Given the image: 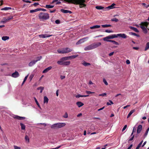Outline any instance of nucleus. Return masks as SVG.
<instances>
[{
	"mask_svg": "<svg viewBox=\"0 0 149 149\" xmlns=\"http://www.w3.org/2000/svg\"><path fill=\"white\" fill-rule=\"evenodd\" d=\"M149 130V127L147 129V130H146L145 133L144 135L145 136H146L147 135Z\"/></svg>",
	"mask_w": 149,
	"mask_h": 149,
	"instance_id": "nucleus-48",
	"label": "nucleus"
},
{
	"mask_svg": "<svg viewBox=\"0 0 149 149\" xmlns=\"http://www.w3.org/2000/svg\"><path fill=\"white\" fill-rule=\"evenodd\" d=\"M25 140L26 141H27L28 142H29V136L27 135H26L25 137Z\"/></svg>",
	"mask_w": 149,
	"mask_h": 149,
	"instance_id": "nucleus-45",
	"label": "nucleus"
},
{
	"mask_svg": "<svg viewBox=\"0 0 149 149\" xmlns=\"http://www.w3.org/2000/svg\"><path fill=\"white\" fill-rule=\"evenodd\" d=\"M149 49V42H147L146 45V47L145 48L144 50L145 51H146Z\"/></svg>",
	"mask_w": 149,
	"mask_h": 149,
	"instance_id": "nucleus-31",
	"label": "nucleus"
},
{
	"mask_svg": "<svg viewBox=\"0 0 149 149\" xmlns=\"http://www.w3.org/2000/svg\"><path fill=\"white\" fill-rule=\"evenodd\" d=\"M33 77V74H31L29 77V78L31 80Z\"/></svg>",
	"mask_w": 149,
	"mask_h": 149,
	"instance_id": "nucleus-61",
	"label": "nucleus"
},
{
	"mask_svg": "<svg viewBox=\"0 0 149 149\" xmlns=\"http://www.w3.org/2000/svg\"><path fill=\"white\" fill-rule=\"evenodd\" d=\"M89 96V95H81L80 94H78L76 96V98H79L80 97H88Z\"/></svg>",
	"mask_w": 149,
	"mask_h": 149,
	"instance_id": "nucleus-22",
	"label": "nucleus"
},
{
	"mask_svg": "<svg viewBox=\"0 0 149 149\" xmlns=\"http://www.w3.org/2000/svg\"><path fill=\"white\" fill-rule=\"evenodd\" d=\"M63 61L62 59V58H61L59 61H57V63L58 65H63Z\"/></svg>",
	"mask_w": 149,
	"mask_h": 149,
	"instance_id": "nucleus-19",
	"label": "nucleus"
},
{
	"mask_svg": "<svg viewBox=\"0 0 149 149\" xmlns=\"http://www.w3.org/2000/svg\"><path fill=\"white\" fill-rule=\"evenodd\" d=\"M14 149H21V148L15 145L13 146Z\"/></svg>",
	"mask_w": 149,
	"mask_h": 149,
	"instance_id": "nucleus-49",
	"label": "nucleus"
},
{
	"mask_svg": "<svg viewBox=\"0 0 149 149\" xmlns=\"http://www.w3.org/2000/svg\"><path fill=\"white\" fill-rule=\"evenodd\" d=\"M111 26L110 24H105L102 25V26L103 28L107 27H111Z\"/></svg>",
	"mask_w": 149,
	"mask_h": 149,
	"instance_id": "nucleus-37",
	"label": "nucleus"
},
{
	"mask_svg": "<svg viewBox=\"0 0 149 149\" xmlns=\"http://www.w3.org/2000/svg\"><path fill=\"white\" fill-rule=\"evenodd\" d=\"M54 7V6L47 5H46V8H51Z\"/></svg>",
	"mask_w": 149,
	"mask_h": 149,
	"instance_id": "nucleus-39",
	"label": "nucleus"
},
{
	"mask_svg": "<svg viewBox=\"0 0 149 149\" xmlns=\"http://www.w3.org/2000/svg\"><path fill=\"white\" fill-rule=\"evenodd\" d=\"M52 35H48L47 34H41L39 35L40 38H45L47 37H49L52 36Z\"/></svg>",
	"mask_w": 149,
	"mask_h": 149,
	"instance_id": "nucleus-8",
	"label": "nucleus"
},
{
	"mask_svg": "<svg viewBox=\"0 0 149 149\" xmlns=\"http://www.w3.org/2000/svg\"><path fill=\"white\" fill-rule=\"evenodd\" d=\"M65 2L69 3H72L74 4L75 0H64Z\"/></svg>",
	"mask_w": 149,
	"mask_h": 149,
	"instance_id": "nucleus-26",
	"label": "nucleus"
},
{
	"mask_svg": "<svg viewBox=\"0 0 149 149\" xmlns=\"http://www.w3.org/2000/svg\"><path fill=\"white\" fill-rule=\"evenodd\" d=\"M131 29L133 30V31H135V32H139V31L138 30V29L136 28L133 27H131Z\"/></svg>",
	"mask_w": 149,
	"mask_h": 149,
	"instance_id": "nucleus-30",
	"label": "nucleus"
},
{
	"mask_svg": "<svg viewBox=\"0 0 149 149\" xmlns=\"http://www.w3.org/2000/svg\"><path fill=\"white\" fill-rule=\"evenodd\" d=\"M117 34H112L111 35H109L108 36L105 38H106V39H112L114 38H116L117 37Z\"/></svg>",
	"mask_w": 149,
	"mask_h": 149,
	"instance_id": "nucleus-7",
	"label": "nucleus"
},
{
	"mask_svg": "<svg viewBox=\"0 0 149 149\" xmlns=\"http://www.w3.org/2000/svg\"><path fill=\"white\" fill-rule=\"evenodd\" d=\"M43 89L44 87L42 86L39 87L37 88L38 90H40V93H42V90Z\"/></svg>",
	"mask_w": 149,
	"mask_h": 149,
	"instance_id": "nucleus-40",
	"label": "nucleus"
},
{
	"mask_svg": "<svg viewBox=\"0 0 149 149\" xmlns=\"http://www.w3.org/2000/svg\"><path fill=\"white\" fill-rule=\"evenodd\" d=\"M61 11L63 13H69L71 14L72 13V12L68 10H64L63 9H61Z\"/></svg>",
	"mask_w": 149,
	"mask_h": 149,
	"instance_id": "nucleus-14",
	"label": "nucleus"
},
{
	"mask_svg": "<svg viewBox=\"0 0 149 149\" xmlns=\"http://www.w3.org/2000/svg\"><path fill=\"white\" fill-rule=\"evenodd\" d=\"M65 125L66 124L65 123H56L52 125L51 126V128L54 129L59 128L65 126Z\"/></svg>",
	"mask_w": 149,
	"mask_h": 149,
	"instance_id": "nucleus-4",
	"label": "nucleus"
},
{
	"mask_svg": "<svg viewBox=\"0 0 149 149\" xmlns=\"http://www.w3.org/2000/svg\"><path fill=\"white\" fill-rule=\"evenodd\" d=\"M9 39V37L7 36H3L2 37V40L5 41Z\"/></svg>",
	"mask_w": 149,
	"mask_h": 149,
	"instance_id": "nucleus-32",
	"label": "nucleus"
},
{
	"mask_svg": "<svg viewBox=\"0 0 149 149\" xmlns=\"http://www.w3.org/2000/svg\"><path fill=\"white\" fill-rule=\"evenodd\" d=\"M130 35H133V36H136L137 37H139V36L138 35V34H137L136 33H133V32H130Z\"/></svg>",
	"mask_w": 149,
	"mask_h": 149,
	"instance_id": "nucleus-35",
	"label": "nucleus"
},
{
	"mask_svg": "<svg viewBox=\"0 0 149 149\" xmlns=\"http://www.w3.org/2000/svg\"><path fill=\"white\" fill-rule=\"evenodd\" d=\"M61 58L62 59L63 61L69 60L68 56L63 57Z\"/></svg>",
	"mask_w": 149,
	"mask_h": 149,
	"instance_id": "nucleus-42",
	"label": "nucleus"
},
{
	"mask_svg": "<svg viewBox=\"0 0 149 149\" xmlns=\"http://www.w3.org/2000/svg\"><path fill=\"white\" fill-rule=\"evenodd\" d=\"M86 92L88 95L90 94H91V93H94V92H91V91H86Z\"/></svg>",
	"mask_w": 149,
	"mask_h": 149,
	"instance_id": "nucleus-51",
	"label": "nucleus"
},
{
	"mask_svg": "<svg viewBox=\"0 0 149 149\" xmlns=\"http://www.w3.org/2000/svg\"><path fill=\"white\" fill-rule=\"evenodd\" d=\"M36 62L35 60H33L32 61H31L29 63V66H32L34 64H35Z\"/></svg>",
	"mask_w": 149,
	"mask_h": 149,
	"instance_id": "nucleus-18",
	"label": "nucleus"
},
{
	"mask_svg": "<svg viewBox=\"0 0 149 149\" xmlns=\"http://www.w3.org/2000/svg\"><path fill=\"white\" fill-rule=\"evenodd\" d=\"M145 26L149 30V23L147 22H142L140 25V27L144 33H147V30Z\"/></svg>",
	"mask_w": 149,
	"mask_h": 149,
	"instance_id": "nucleus-3",
	"label": "nucleus"
},
{
	"mask_svg": "<svg viewBox=\"0 0 149 149\" xmlns=\"http://www.w3.org/2000/svg\"><path fill=\"white\" fill-rule=\"evenodd\" d=\"M142 126L141 125H139L137 127V133L138 134L140 133L142 129Z\"/></svg>",
	"mask_w": 149,
	"mask_h": 149,
	"instance_id": "nucleus-11",
	"label": "nucleus"
},
{
	"mask_svg": "<svg viewBox=\"0 0 149 149\" xmlns=\"http://www.w3.org/2000/svg\"><path fill=\"white\" fill-rule=\"evenodd\" d=\"M70 63V61H64L63 63V65H69Z\"/></svg>",
	"mask_w": 149,
	"mask_h": 149,
	"instance_id": "nucleus-27",
	"label": "nucleus"
},
{
	"mask_svg": "<svg viewBox=\"0 0 149 149\" xmlns=\"http://www.w3.org/2000/svg\"><path fill=\"white\" fill-rule=\"evenodd\" d=\"M135 131H136V129H135V127H134L133 128V130L132 131V134H131V136H132L134 132H135Z\"/></svg>",
	"mask_w": 149,
	"mask_h": 149,
	"instance_id": "nucleus-52",
	"label": "nucleus"
},
{
	"mask_svg": "<svg viewBox=\"0 0 149 149\" xmlns=\"http://www.w3.org/2000/svg\"><path fill=\"white\" fill-rule=\"evenodd\" d=\"M60 21L58 20H56L55 21V23L57 24H59L60 23Z\"/></svg>",
	"mask_w": 149,
	"mask_h": 149,
	"instance_id": "nucleus-58",
	"label": "nucleus"
},
{
	"mask_svg": "<svg viewBox=\"0 0 149 149\" xmlns=\"http://www.w3.org/2000/svg\"><path fill=\"white\" fill-rule=\"evenodd\" d=\"M117 37H120L123 38H127V35L124 33H119L117 34Z\"/></svg>",
	"mask_w": 149,
	"mask_h": 149,
	"instance_id": "nucleus-10",
	"label": "nucleus"
},
{
	"mask_svg": "<svg viewBox=\"0 0 149 149\" xmlns=\"http://www.w3.org/2000/svg\"><path fill=\"white\" fill-rule=\"evenodd\" d=\"M112 43L113 44L116 45H119V43L118 42L114 40L113 41Z\"/></svg>",
	"mask_w": 149,
	"mask_h": 149,
	"instance_id": "nucleus-50",
	"label": "nucleus"
},
{
	"mask_svg": "<svg viewBox=\"0 0 149 149\" xmlns=\"http://www.w3.org/2000/svg\"><path fill=\"white\" fill-rule=\"evenodd\" d=\"M52 66H50L49 67H48L47 68L45 69L42 72L43 73H46L47 72H48L49 70H50L52 68Z\"/></svg>",
	"mask_w": 149,
	"mask_h": 149,
	"instance_id": "nucleus-15",
	"label": "nucleus"
},
{
	"mask_svg": "<svg viewBox=\"0 0 149 149\" xmlns=\"http://www.w3.org/2000/svg\"><path fill=\"white\" fill-rule=\"evenodd\" d=\"M38 17L40 20H46L49 18V16L48 13L41 12L39 14Z\"/></svg>",
	"mask_w": 149,
	"mask_h": 149,
	"instance_id": "nucleus-2",
	"label": "nucleus"
},
{
	"mask_svg": "<svg viewBox=\"0 0 149 149\" xmlns=\"http://www.w3.org/2000/svg\"><path fill=\"white\" fill-rule=\"evenodd\" d=\"M48 101L49 99L46 96H45L44 97V103L47 104L48 103Z\"/></svg>",
	"mask_w": 149,
	"mask_h": 149,
	"instance_id": "nucleus-24",
	"label": "nucleus"
},
{
	"mask_svg": "<svg viewBox=\"0 0 149 149\" xmlns=\"http://www.w3.org/2000/svg\"><path fill=\"white\" fill-rule=\"evenodd\" d=\"M85 2H83L82 1L80 0H75L74 4L76 5H79V8H81L83 7H85L86 5L84 3Z\"/></svg>",
	"mask_w": 149,
	"mask_h": 149,
	"instance_id": "nucleus-5",
	"label": "nucleus"
},
{
	"mask_svg": "<svg viewBox=\"0 0 149 149\" xmlns=\"http://www.w3.org/2000/svg\"><path fill=\"white\" fill-rule=\"evenodd\" d=\"M76 104L78 107H80L83 106L84 104L81 102H78L76 103Z\"/></svg>",
	"mask_w": 149,
	"mask_h": 149,
	"instance_id": "nucleus-23",
	"label": "nucleus"
},
{
	"mask_svg": "<svg viewBox=\"0 0 149 149\" xmlns=\"http://www.w3.org/2000/svg\"><path fill=\"white\" fill-rule=\"evenodd\" d=\"M61 146H60L58 147H56L55 148H51L50 149H58L59 148L61 147Z\"/></svg>",
	"mask_w": 149,
	"mask_h": 149,
	"instance_id": "nucleus-59",
	"label": "nucleus"
},
{
	"mask_svg": "<svg viewBox=\"0 0 149 149\" xmlns=\"http://www.w3.org/2000/svg\"><path fill=\"white\" fill-rule=\"evenodd\" d=\"M116 4L115 3H113L111 5L109 6L108 7L106 8H105L107 10L112 9L114 8V6Z\"/></svg>",
	"mask_w": 149,
	"mask_h": 149,
	"instance_id": "nucleus-13",
	"label": "nucleus"
},
{
	"mask_svg": "<svg viewBox=\"0 0 149 149\" xmlns=\"http://www.w3.org/2000/svg\"><path fill=\"white\" fill-rule=\"evenodd\" d=\"M84 66H88V65H91V64L89 63H87L85 61H84L81 63Z\"/></svg>",
	"mask_w": 149,
	"mask_h": 149,
	"instance_id": "nucleus-25",
	"label": "nucleus"
},
{
	"mask_svg": "<svg viewBox=\"0 0 149 149\" xmlns=\"http://www.w3.org/2000/svg\"><path fill=\"white\" fill-rule=\"evenodd\" d=\"M42 58V57L41 56H40L36 58V59L35 60L36 62H37L38 61H40Z\"/></svg>",
	"mask_w": 149,
	"mask_h": 149,
	"instance_id": "nucleus-43",
	"label": "nucleus"
},
{
	"mask_svg": "<svg viewBox=\"0 0 149 149\" xmlns=\"http://www.w3.org/2000/svg\"><path fill=\"white\" fill-rule=\"evenodd\" d=\"M63 117L67 118L68 117V114L66 112L65 113V115L63 116Z\"/></svg>",
	"mask_w": 149,
	"mask_h": 149,
	"instance_id": "nucleus-54",
	"label": "nucleus"
},
{
	"mask_svg": "<svg viewBox=\"0 0 149 149\" xmlns=\"http://www.w3.org/2000/svg\"><path fill=\"white\" fill-rule=\"evenodd\" d=\"M130 106V105H127L125 106H124L123 108L124 109H125L126 108H127V107H129Z\"/></svg>",
	"mask_w": 149,
	"mask_h": 149,
	"instance_id": "nucleus-60",
	"label": "nucleus"
},
{
	"mask_svg": "<svg viewBox=\"0 0 149 149\" xmlns=\"http://www.w3.org/2000/svg\"><path fill=\"white\" fill-rule=\"evenodd\" d=\"M105 32L107 33H112L113 32L112 30H105Z\"/></svg>",
	"mask_w": 149,
	"mask_h": 149,
	"instance_id": "nucleus-53",
	"label": "nucleus"
},
{
	"mask_svg": "<svg viewBox=\"0 0 149 149\" xmlns=\"http://www.w3.org/2000/svg\"><path fill=\"white\" fill-rule=\"evenodd\" d=\"M126 63L127 64H129L130 63V61L128 60H127L126 61Z\"/></svg>",
	"mask_w": 149,
	"mask_h": 149,
	"instance_id": "nucleus-63",
	"label": "nucleus"
},
{
	"mask_svg": "<svg viewBox=\"0 0 149 149\" xmlns=\"http://www.w3.org/2000/svg\"><path fill=\"white\" fill-rule=\"evenodd\" d=\"M107 95V94L105 93H103L102 94H100L99 95V96H104L105 95Z\"/></svg>",
	"mask_w": 149,
	"mask_h": 149,
	"instance_id": "nucleus-55",
	"label": "nucleus"
},
{
	"mask_svg": "<svg viewBox=\"0 0 149 149\" xmlns=\"http://www.w3.org/2000/svg\"><path fill=\"white\" fill-rule=\"evenodd\" d=\"M106 39V38H103V40L104 41L111 42H112L113 40H110L109 39Z\"/></svg>",
	"mask_w": 149,
	"mask_h": 149,
	"instance_id": "nucleus-34",
	"label": "nucleus"
},
{
	"mask_svg": "<svg viewBox=\"0 0 149 149\" xmlns=\"http://www.w3.org/2000/svg\"><path fill=\"white\" fill-rule=\"evenodd\" d=\"M111 21H112L117 22L118 21V19L116 18H113L111 19Z\"/></svg>",
	"mask_w": 149,
	"mask_h": 149,
	"instance_id": "nucleus-46",
	"label": "nucleus"
},
{
	"mask_svg": "<svg viewBox=\"0 0 149 149\" xmlns=\"http://www.w3.org/2000/svg\"><path fill=\"white\" fill-rule=\"evenodd\" d=\"M13 17L12 16H10L9 17H8L6 19V20L7 22H8V21H9V20L13 19Z\"/></svg>",
	"mask_w": 149,
	"mask_h": 149,
	"instance_id": "nucleus-44",
	"label": "nucleus"
},
{
	"mask_svg": "<svg viewBox=\"0 0 149 149\" xmlns=\"http://www.w3.org/2000/svg\"><path fill=\"white\" fill-rule=\"evenodd\" d=\"M101 45L100 42H95L91 44L93 49L97 48Z\"/></svg>",
	"mask_w": 149,
	"mask_h": 149,
	"instance_id": "nucleus-6",
	"label": "nucleus"
},
{
	"mask_svg": "<svg viewBox=\"0 0 149 149\" xmlns=\"http://www.w3.org/2000/svg\"><path fill=\"white\" fill-rule=\"evenodd\" d=\"M34 100L37 104V105H38V107L39 108L41 109V108L38 102L37 101L36 98L35 97H34Z\"/></svg>",
	"mask_w": 149,
	"mask_h": 149,
	"instance_id": "nucleus-28",
	"label": "nucleus"
},
{
	"mask_svg": "<svg viewBox=\"0 0 149 149\" xmlns=\"http://www.w3.org/2000/svg\"><path fill=\"white\" fill-rule=\"evenodd\" d=\"M143 141H142L136 147V149H139V148L141 147Z\"/></svg>",
	"mask_w": 149,
	"mask_h": 149,
	"instance_id": "nucleus-33",
	"label": "nucleus"
},
{
	"mask_svg": "<svg viewBox=\"0 0 149 149\" xmlns=\"http://www.w3.org/2000/svg\"><path fill=\"white\" fill-rule=\"evenodd\" d=\"M127 127V125H125L122 129V131H124L125 130V129H126Z\"/></svg>",
	"mask_w": 149,
	"mask_h": 149,
	"instance_id": "nucleus-56",
	"label": "nucleus"
},
{
	"mask_svg": "<svg viewBox=\"0 0 149 149\" xmlns=\"http://www.w3.org/2000/svg\"><path fill=\"white\" fill-rule=\"evenodd\" d=\"M114 52H111L109 54V55L110 56L113 55L114 54Z\"/></svg>",
	"mask_w": 149,
	"mask_h": 149,
	"instance_id": "nucleus-64",
	"label": "nucleus"
},
{
	"mask_svg": "<svg viewBox=\"0 0 149 149\" xmlns=\"http://www.w3.org/2000/svg\"><path fill=\"white\" fill-rule=\"evenodd\" d=\"M28 75H27V76H26L24 78V81H26V80L27 78H28Z\"/></svg>",
	"mask_w": 149,
	"mask_h": 149,
	"instance_id": "nucleus-62",
	"label": "nucleus"
},
{
	"mask_svg": "<svg viewBox=\"0 0 149 149\" xmlns=\"http://www.w3.org/2000/svg\"><path fill=\"white\" fill-rule=\"evenodd\" d=\"M134 135H133L129 139V141H131L133 140L134 139Z\"/></svg>",
	"mask_w": 149,
	"mask_h": 149,
	"instance_id": "nucleus-57",
	"label": "nucleus"
},
{
	"mask_svg": "<svg viewBox=\"0 0 149 149\" xmlns=\"http://www.w3.org/2000/svg\"><path fill=\"white\" fill-rule=\"evenodd\" d=\"M88 37H86V38H84L82 39H81L76 43V44L79 45V44L81 43L82 42H84V41L83 40H84L86 39H88Z\"/></svg>",
	"mask_w": 149,
	"mask_h": 149,
	"instance_id": "nucleus-16",
	"label": "nucleus"
},
{
	"mask_svg": "<svg viewBox=\"0 0 149 149\" xmlns=\"http://www.w3.org/2000/svg\"><path fill=\"white\" fill-rule=\"evenodd\" d=\"M73 50L72 49L68 47L58 49L57 50L58 52L60 54H66L71 52Z\"/></svg>",
	"mask_w": 149,
	"mask_h": 149,
	"instance_id": "nucleus-1",
	"label": "nucleus"
},
{
	"mask_svg": "<svg viewBox=\"0 0 149 149\" xmlns=\"http://www.w3.org/2000/svg\"><path fill=\"white\" fill-rule=\"evenodd\" d=\"M19 76V75L18 72L17 71H15L12 74V76L14 78H17Z\"/></svg>",
	"mask_w": 149,
	"mask_h": 149,
	"instance_id": "nucleus-9",
	"label": "nucleus"
},
{
	"mask_svg": "<svg viewBox=\"0 0 149 149\" xmlns=\"http://www.w3.org/2000/svg\"><path fill=\"white\" fill-rule=\"evenodd\" d=\"M78 55H72L69 56L68 57L69 59H72L75 58L77 57Z\"/></svg>",
	"mask_w": 149,
	"mask_h": 149,
	"instance_id": "nucleus-21",
	"label": "nucleus"
},
{
	"mask_svg": "<svg viewBox=\"0 0 149 149\" xmlns=\"http://www.w3.org/2000/svg\"><path fill=\"white\" fill-rule=\"evenodd\" d=\"M13 118L19 120H24L25 118V117H21L18 116H16L13 117Z\"/></svg>",
	"mask_w": 149,
	"mask_h": 149,
	"instance_id": "nucleus-12",
	"label": "nucleus"
},
{
	"mask_svg": "<svg viewBox=\"0 0 149 149\" xmlns=\"http://www.w3.org/2000/svg\"><path fill=\"white\" fill-rule=\"evenodd\" d=\"M93 49L91 45L85 47L84 50L86 51L89 50Z\"/></svg>",
	"mask_w": 149,
	"mask_h": 149,
	"instance_id": "nucleus-17",
	"label": "nucleus"
},
{
	"mask_svg": "<svg viewBox=\"0 0 149 149\" xmlns=\"http://www.w3.org/2000/svg\"><path fill=\"white\" fill-rule=\"evenodd\" d=\"M20 125L21 126L22 130H24L25 129V127L24 125L22 123H20Z\"/></svg>",
	"mask_w": 149,
	"mask_h": 149,
	"instance_id": "nucleus-36",
	"label": "nucleus"
},
{
	"mask_svg": "<svg viewBox=\"0 0 149 149\" xmlns=\"http://www.w3.org/2000/svg\"><path fill=\"white\" fill-rule=\"evenodd\" d=\"M103 82L106 85H108V83L107 82L106 80L105 79H103Z\"/></svg>",
	"mask_w": 149,
	"mask_h": 149,
	"instance_id": "nucleus-47",
	"label": "nucleus"
},
{
	"mask_svg": "<svg viewBox=\"0 0 149 149\" xmlns=\"http://www.w3.org/2000/svg\"><path fill=\"white\" fill-rule=\"evenodd\" d=\"M135 109H133V110H131L130 111V112H129V114H128V115H127V118H129L130 116L134 112H135Z\"/></svg>",
	"mask_w": 149,
	"mask_h": 149,
	"instance_id": "nucleus-20",
	"label": "nucleus"
},
{
	"mask_svg": "<svg viewBox=\"0 0 149 149\" xmlns=\"http://www.w3.org/2000/svg\"><path fill=\"white\" fill-rule=\"evenodd\" d=\"M100 25H95L93 26H91L90 27V28L91 29H96V28H100Z\"/></svg>",
	"mask_w": 149,
	"mask_h": 149,
	"instance_id": "nucleus-29",
	"label": "nucleus"
},
{
	"mask_svg": "<svg viewBox=\"0 0 149 149\" xmlns=\"http://www.w3.org/2000/svg\"><path fill=\"white\" fill-rule=\"evenodd\" d=\"M11 8L10 7H5L4 8H2L1 9V10H8L10 9H11Z\"/></svg>",
	"mask_w": 149,
	"mask_h": 149,
	"instance_id": "nucleus-38",
	"label": "nucleus"
},
{
	"mask_svg": "<svg viewBox=\"0 0 149 149\" xmlns=\"http://www.w3.org/2000/svg\"><path fill=\"white\" fill-rule=\"evenodd\" d=\"M95 8L97 9H98V10H101V9H103V8H104V7H103L101 6H96L95 7Z\"/></svg>",
	"mask_w": 149,
	"mask_h": 149,
	"instance_id": "nucleus-41",
	"label": "nucleus"
}]
</instances>
